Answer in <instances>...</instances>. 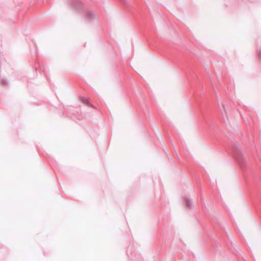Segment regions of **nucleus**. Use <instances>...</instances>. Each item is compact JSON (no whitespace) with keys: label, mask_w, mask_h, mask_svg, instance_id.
<instances>
[{"label":"nucleus","mask_w":261,"mask_h":261,"mask_svg":"<svg viewBox=\"0 0 261 261\" xmlns=\"http://www.w3.org/2000/svg\"><path fill=\"white\" fill-rule=\"evenodd\" d=\"M82 100L83 101V102L85 103H88V100L85 99V98H82Z\"/></svg>","instance_id":"nucleus-1"},{"label":"nucleus","mask_w":261,"mask_h":261,"mask_svg":"<svg viewBox=\"0 0 261 261\" xmlns=\"http://www.w3.org/2000/svg\"><path fill=\"white\" fill-rule=\"evenodd\" d=\"M258 56L261 58V51H258Z\"/></svg>","instance_id":"nucleus-2"}]
</instances>
